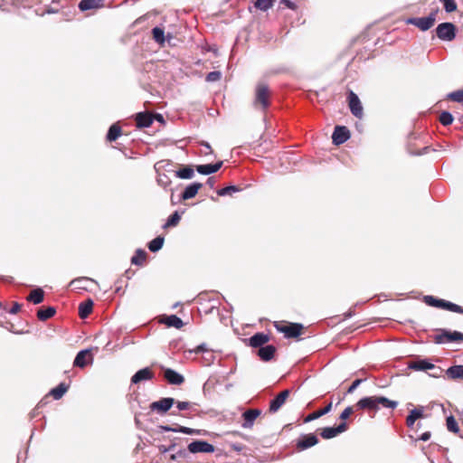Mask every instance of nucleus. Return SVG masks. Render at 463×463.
Wrapping results in <instances>:
<instances>
[{
	"instance_id": "1",
	"label": "nucleus",
	"mask_w": 463,
	"mask_h": 463,
	"mask_svg": "<svg viewBox=\"0 0 463 463\" xmlns=\"http://www.w3.org/2000/svg\"><path fill=\"white\" fill-rule=\"evenodd\" d=\"M398 402L389 400L383 396H367L360 399L355 407L358 410L378 411L380 406L389 409H395Z\"/></svg>"
},
{
	"instance_id": "2",
	"label": "nucleus",
	"mask_w": 463,
	"mask_h": 463,
	"mask_svg": "<svg viewBox=\"0 0 463 463\" xmlns=\"http://www.w3.org/2000/svg\"><path fill=\"white\" fill-rule=\"evenodd\" d=\"M424 302L431 307L443 308L458 314H463L462 307L444 299L436 298L433 296H425Z\"/></svg>"
},
{
	"instance_id": "3",
	"label": "nucleus",
	"mask_w": 463,
	"mask_h": 463,
	"mask_svg": "<svg viewBox=\"0 0 463 463\" xmlns=\"http://www.w3.org/2000/svg\"><path fill=\"white\" fill-rule=\"evenodd\" d=\"M269 90L267 84L260 82L256 86L254 106L266 109L269 105Z\"/></svg>"
},
{
	"instance_id": "4",
	"label": "nucleus",
	"mask_w": 463,
	"mask_h": 463,
	"mask_svg": "<svg viewBox=\"0 0 463 463\" xmlns=\"http://www.w3.org/2000/svg\"><path fill=\"white\" fill-rule=\"evenodd\" d=\"M436 33L442 41H452L456 37V26L452 23L439 24L436 28Z\"/></svg>"
},
{
	"instance_id": "5",
	"label": "nucleus",
	"mask_w": 463,
	"mask_h": 463,
	"mask_svg": "<svg viewBox=\"0 0 463 463\" xmlns=\"http://www.w3.org/2000/svg\"><path fill=\"white\" fill-rule=\"evenodd\" d=\"M436 21V14L431 13L426 17H413L407 20V24H412L420 28L421 31H427L434 25Z\"/></svg>"
},
{
	"instance_id": "6",
	"label": "nucleus",
	"mask_w": 463,
	"mask_h": 463,
	"mask_svg": "<svg viewBox=\"0 0 463 463\" xmlns=\"http://www.w3.org/2000/svg\"><path fill=\"white\" fill-rule=\"evenodd\" d=\"M455 341H463V333L441 329L440 334L435 335V343L437 344Z\"/></svg>"
},
{
	"instance_id": "7",
	"label": "nucleus",
	"mask_w": 463,
	"mask_h": 463,
	"mask_svg": "<svg viewBox=\"0 0 463 463\" xmlns=\"http://www.w3.org/2000/svg\"><path fill=\"white\" fill-rule=\"evenodd\" d=\"M91 351L92 349L90 348L80 351L73 361V365L76 367L84 368L88 364H92L94 359Z\"/></svg>"
},
{
	"instance_id": "8",
	"label": "nucleus",
	"mask_w": 463,
	"mask_h": 463,
	"mask_svg": "<svg viewBox=\"0 0 463 463\" xmlns=\"http://www.w3.org/2000/svg\"><path fill=\"white\" fill-rule=\"evenodd\" d=\"M348 103L351 113L354 117L361 118L364 115V109L358 96L352 90L349 91Z\"/></svg>"
},
{
	"instance_id": "9",
	"label": "nucleus",
	"mask_w": 463,
	"mask_h": 463,
	"mask_svg": "<svg viewBox=\"0 0 463 463\" xmlns=\"http://www.w3.org/2000/svg\"><path fill=\"white\" fill-rule=\"evenodd\" d=\"M175 403L174 398H162L159 401L153 402L150 404V410L158 413H165L168 411Z\"/></svg>"
},
{
	"instance_id": "10",
	"label": "nucleus",
	"mask_w": 463,
	"mask_h": 463,
	"mask_svg": "<svg viewBox=\"0 0 463 463\" xmlns=\"http://www.w3.org/2000/svg\"><path fill=\"white\" fill-rule=\"evenodd\" d=\"M188 450L194 454L199 452L213 453L214 451V447L207 441L195 440L188 445Z\"/></svg>"
},
{
	"instance_id": "11",
	"label": "nucleus",
	"mask_w": 463,
	"mask_h": 463,
	"mask_svg": "<svg viewBox=\"0 0 463 463\" xmlns=\"http://www.w3.org/2000/svg\"><path fill=\"white\" fill-rule=\"evenodd\" d=\"M350 138V131L346 127L336 126L332 135V140L335 145H342Z\"/></svg>"
},
{
	"instance_id": "12",
	"label": "nucleus",
	"mask_w": 463,
	"mask_h": 463,
	"mask_svg": "<svg viewBox=\"0 0 463 463\" xmlns=\"http://www.w3.org/2000/svg\"><path fill=\"white\" fill-rule=\"evenodd\" d=\"M278 331L285 334V336L288 338L298 337L300 335L301 331L303 329V326L298 323H291L288 326H276Z\"/></svg>"
},
{
	"instance_id": "13",
	"label": "nucleus",
	"mask_w": 463,
	"mask_h": 463,
	"mask_svg": "<svg viewBox=\"0 0 463 463\" xmlns=\"http://www.w3.org/2000/svg\"><path fill=\"white\" fill-rule=\"evenodd\" d=\"M164 372V377L170 384L180 385L184 382V377L171 368L161 366Z\"/></svg>"
},
{
	"instance_id": "14",
	"label": "nucleus",
	"mask_w": 463,
	"mask_h": 463,
	"mask_svg": "<svg viewBox=\"0 0 463 463\" xmlns=\"http://www.w3.org/2000/svg\"><path fill=\"white\" fill-rule=\"evenodd\" d=\"M347 430L345 422L340 423L337 427H326L322 430L320 435L325 439H329L336 437L338 434L345 432Z\"/></svg>"
},
{
	"instance_id": "15",
	"label": "nucleus",
	"mask_w": 463,
	"mask_h": 463,
	"mask_svg": "<svg viewBox=\"0 0 463 463\" xmlns=\"http://www.w3.org/2000/svg\"><path fill=\"white\" fill-rule=\"evenodd\" d=\"M288 395L289 391L284 390L280 393H279L273 400H271L269 404V412H277L283 406Z\"/></svg>"
},
{
	"instance_id": "16",
	"label": "nucleus",
	"mask_w": 463,
	"mask_h": 463,
	"mask_svg": "<svg viewBox=\"0 0 463 463\" xmlns=\"http://www.w3.org/2000/svg\"><path fill=\"white\" fill-rule=\"evenodd\" d=\"M261 414V411L259 409H250L247 410L243 412L242 417L244 420V422L242 423V427L244 429H250L253 424L254 420Z\"/></svg>"
},
{
	"instance_id": "17",
	"label": "nucleus",
	"mask_w": 463,
	"mask_h": 463,
	"mask_svg": "<svg viewBox=\"0 0 463 463\" xmlns=\"http://www.w3.org/2000/svg\"><path fill=\"white\" fill-rule=\"evenodd\" d=\"M154 377V373L148 368H143L137 371L131 378V383L137 384L142 381L151 380Z\"/></svg>"
},
{
	"instance_id": "18",
	"label": "nucleus",
	"mask_w": 463,
	"mask_h": 463,
	"mask_svg": "<svg viewBox=\"0 0 463 463\" xmlns=\"http://www.w3.org/2000/svg\"><path fill=\"white\" fill-rule=\"evenodd\" d=\"M318 442V439L315 434H307L298 441V448L301 450L315 446Z\"/></svg>"
},
{
	"instance_id": "19",
	"label": "nucleus",
	"mask_w": 463,
	"mask_h": 463,
	"mask_svg": "<svg viewBox=\"0 0 463 463\" xmlns=\"http://www.w3.org/2000/svg\"><path fill=\"white\" fill-rule=\"evenodd\" d=\"M202 186H203V184L201 183L190 184L189 185H187L185 187V189L182 193L181 199L185 201V200H189V199L194 198L197 194L199 189Z\"/></svg>"
},
{
	"instance_id": "20",
	"label": "nucleus",
	"mask_w": 463,
	"mask_h": 463,
	"mask_svg": "<svg viewBox=\"0 0 463 463\" xmlns=\"http://www.w3.org/2000/svg\"><path fill=\"white\" fill-rule=\"evenodd\" d=\"M222 164V161H219L215 164L199 165L196 166V171L201 175H211L216 173Z\"/></svg>"
},
{
	"instance_id": "21",
	"label": "nucleus",
	"mask_w": 463,
	"mask_h": 463,
	"mask_svg": "<svg viewBox=\"0 0 463 463\" xmlns=\"http://www.w3.org/2000/svg\"><path fill=\"white\" fill-rule=\"evenodd\" d=\"M269 340V337L268 335L264 333H257L253 335L250 339L249 343L250 345L252 347H262L263 345L268 343Z\"/></svg>"
},
{
	"instance_id": "22",
	"label": "nucleus",
	"mask_w": 463,
	"mask_h": 463,
	"mask_svg": "<svg viewBox=\"0 0 463 463\" xmlns=\"http://www.w3.org/2000/svg\"><path fill=\"white\" fill-rule=\"evenodd\" d=\"M153 118L149 113H137L136 124L138 128H148L153 123Z\"/></svg>"
},
{
	"instance_id": "23",
	"label": "nucleus",
	"mask_w": 463,
	"mask_h": 463,
	"mask_svg": "<svg viewBox=\"0 0 463 463\" xmlns=\"http://www.w3.org/2000/svg\"><path fill=\"white\" fill-rule=\"evenodd\" d=\"M275 352H276L275 346L271 345H268L260 347L258 350V355L260 357V359L262 361L268 362L273 358Z\"/></svg>"
},
{
	"instance_id": "24",
	"label": "nucleus",
	"mask_w": 463,
	"mask_h": 463,
	"mask_svg": "<svg viewBox=\"0 0 463 463\" xmlns=\"http://www.w3.org/2000/svg\"><path fill=\"white\" fill-rule=\"evenodd\" d=\"M408 367L414 371H426L430 369H433L435 365L427 360H417L411 362L408 364Z\"/></svg>"
},
{
	"instance_id": "25",
	"label": "nucleus",
	"mask_w": 463,
	"mask_h": 463,
	"mask_svg": "<svg viewBox=\"0 0 463 463\" xmlns=\"http://www.w3.org/2000/svg\"><path fill=\"white\" fill-rule=\"evenodd\" d=\"M422 416H423V409L422 408H415V409L411 410L406 419L407 426L411 428L414 425L415 421L418 419L421 418Z\"/></svg>"
},
{
	"instance_id": "26",
	"label": "nucleus",
	"mask_w": 463,
	"mask_h": 463,
	"mask_svg": "<svg viewBox=\"0 0 463 463\" xmlns=\"http://www.w3.org/2000/svg\"><path fill=\"white\" fill-rule=\"evenodd\" d=\"M92 307H93V301L90 298L80 303L79 306V316L81 318H86L91 313Z\"/></svg>"
},
{
	"instance_id": "27",
	"label": "nucleus",
	"mask_w": 463,
	"mask_h": 463,
	"mask_svg": "<svg viewBox=\"0 0 463 463\" xmlns=\"http://www.w3.org/2000/svg\"><path fill=\"white\" fill-rule=\"evenodd\" d=\"M331 409H332V402H329L325 408L308 414L306 417L304 421L309 422L314 420H317V419L322 417L323 415L328 413L331 411Z\"/></svg>"
},
{
	"instance_id": "28",
	"label": "nucleus",
	"mask_w": 463,
	"mask_h": 463,
	"mask_svg": "<svg viewBox=\"0 0 463 463\" xmlns=\"http://www.w3.org/2000/svg\"><path fill=\"white\" fill-rule=\"evenodd\" d=\"M446 374L450 379L463 380V365H453L447 369Z\"/></svg>"
},
{
	"instance_id": "29",
	"label": "nucleus",
	"mask_w": 463,
	"mask_h": 463,
	"mask_svg": "<svg viewBox=\"0 0 463 463\" xmlns=\"http://www.w3.org/2000/svg\"><path fill=\"white\" fill-rule=\"evenodd\" d=\"M163 322L169 327L181 328L184 326L183 320L175 315L167 316Z\"/></svg>"
},
{
	"instance_id": "30",
	"label": "nucleus",
	"mask_w": 463,
	"mask_h": 463,
	"mask_svg": "<svg viewBox=\"0 0 463 463\" xmlns=\"http://www.w3.org/2000/svg\"><path fill=\"white\" fill-rule=\"evenodd\" d=\"M90 282L96 283V281L92 279H90L88 277H81V278H78V279L71 280V285L78 289H87L88 288L87 284Z\"/></svg>"
},
{
	"instance_id": "31",
	"label": "nucleus",
	"mask_w": 463,
	"mask_h": 463,
	"mask_svg": "<svg viewBox=\"0 0 463 463\" xmlns=\"http://www.w3.org/2000/svg\"><path fill=\"white\" fill-rule=\"evenodd\" d=\"M44 292L42 288H38L33 289L29 296L26 298L28 301L33 302V304H40L43 301Z\"/></svg>"
},
{
	"instance_id": "32",
	"label": "nucleus",
	"mask_w": 463,
	"mask_h": 463,
	"mask_svg": "<svg viewBox=\"0 0 463 463\" xmlns=\"http://www.w3.org/2000/svg\"><path fill=\"white\" fill-rule=\"evenodd\" d=\"M56 310L53 307H48L45 308H40L37 311V317L41 321H45L54 316Z\"/></svg>"
},
{
	"instance_id": "33",
	"label": "nucleus",
	"mask_w": 463,
	"mask_h": 463,
	"mask_svg": "<svg viewBox=\"0 0 463 463\" xmlns=\"http://www.w3.org/2000/svg\"><path fill=\"white\" fill-rule=\"evenodd\" d=\"M69 386L65 384L64 383H60L57 387L53 388L50 394L55 399L59 400L61 399L65 392L68 391Z\"/></svg>"
},
{
	"instance_id": "34",
	"label": "nucleus",
	"mask_w": 463,
	"mask_h": 463,
	"mask_svg": "<svg viewBox=\"0 0 463 463\" xmlns=\"http://www.w3.org/2000/svg\"><path fill=\"white\" fill-rule=\"evenodd\" d=\"M99 0H81L79 4V8L81 11H87L100 6Z\"/></svg>"
},
{
	"instance_id": "35",
	"label": "nucleus",
	"mask_w": 463,
	"mask_h": 463,
	"mask_svg": "<svg viewBox=\"0 0 463 463\" xmlns=\"http://www.w3.org/2000/svg\"><path fill=\"white\" fill-rule=\"evenodd\" d=\"M121 135V128L118 124H113L107 134V139L109 142L115 141Z\"/></svg>"
},
{
	"instance_id": "36",
	"label": "nucleus",
	"mask_w": 463,
	"mask_h": 463,
	"mask_svg": "<svg viewBox=\"0 0 463 463\" xmlns=\"http://www.w3.org/2000/svg\"><path fill=\"white\" fill-rule=\"evenodd\" d=\"M175 175L181 179H192L194 175V171L191 166H184L177 170Z\"/></svg>"
},
{
	"instance_id": "37",
	"label": "nucleus",
	"mask_w": 463,
	"mask_h": 463,
	"mask_svg": "<svg viewBox=\"0 0 463 463\" xmlns=\"http://www.w3.org/2000/svg\"><path fill=\"white\" fill-rule=\"evenodd\" d=\"M146 258V252L144 250L138 249L136 254L131 258V263L135 265H142Z\"/></svg>"
},
{
	"instance_id": "38",
	"label": "nucleus",
	"mask_w": 463,
	"mask_h": 463,
	"mask_svg": "<svg viewBox=\"0 0 463 463\" xmlns=\"http://www.w3.org/2000/svg\"><path fill=\"white\" fill-rule=\"evenodd\" d=\"M163 244H164V238L158 236V237L155 238L154 240H152L148 243V249L150 251L156 252L163 247Z\"/></svg>"
},
{
	"instance_id": "39",
	"label": "nucleus",
	"mask_w": 463,
	"mask_h": 463,
	"mask_svg": "<svg viewBox=\"0 0 463 463\" xmlns=\"http://www.w3.org/2000/svg\"><path fill=\"white\" fill-rule=\"evenodd\" d=\"M181 220V215L177 211H175L170 217L167 219L164 228L175 227L176 226Z\"/></svg>"
},
{
	"instance_id": "40",
	"label": "nucleus",
	"mask_w": 463,
	"mask_h": 463,
	"mask_svg": "<svg viewBox=\"0 0 463 463\" xmlns=\"http://www.w3.org/2000/svg\"><path fill=\"white\" fill-rule=\"evenodd\" d=\"M241 189L236 185H230L226 186L224 188H222L217 191L218 195L220 196H226V195H232L234 193L240 192Z\"/></svg>"
},
{
	"instance_id": "41",
	"label": "nucleus",
	"mask_w": 463,
	"mask_h": 463,
	"mask_svg": "<svg viewBox=\"0 0 463 463\" xmlns=\"http://www.w3.org/2000/svg\"><path fill=\"white\" fill-rule=\"evenodd\" d=\"M273 5V0H256L255 7L261 11H267Z\"/></svg>"
},
{
	"instance_id": "42",
	"label": "nucleus",
	"mask_w": 463,
	"mask_h": 463,
	"mask_svg": "<svg viewBox=\"0 0 463 463\" xmlns=\"http://www.w3.org/2000/svg\"><path fill=\"white\" fill-rule=\"evenodd\" d=\"M153 38L158 43H164L165 42V32L159 27H155L152 30Z\"/></svg>"
},
{
	"instance_id": "43",
	"label": "nucleus",
	"mask_w": 463,
	"mask_h": 463,
	"mask_svg": "<svg viewBox=\"0 0 463 463\" xmlns=\"http://www.w3.org/2000/svg\"><path fill=\"white\" fill-rule=\"evenodd\" d=\"M446 424H447V429L449 431H451L453 433L458 432V430H458V423H457V421H456V420H455V418L453 416H449L447 418Z\"/></svg>"
},
{
	"instance_id": "44",
	"label": "nucleus",
	"mask_w": 463,
	"mask_h": 463,
	"mask_svg": "<svg viewBox=\"0 0 463 463\" xmlns=\"http://www.w3.org/2000/svg\"><path fill=\"white\" fill-rule=\"evenodd\" d=\"M439 121L443 126H449L453 122V116L448 111H443L439 116Z\"/></svg>"
},
{
	"instance_id": "45",
	"label": "nucleus",
	"mask_w": 463,
	"mask_h": 463,
	"mask_svg": "<svg viewBox=\"0 0 463 463\" xmlns=\"http://www.w3.org/2000/svg\"><path fill=\"white\" fill-rule=\"evenodd\" d=\"M448 99L456 102L463 103V90H458L449 93Z\"/></svg>"
},
{
	"instance_id": "46",
	"label": "nucleus",
	"mask_w": 463,
	"mask_h": 463,
	"mask_svg": "<svg viewBox=\"0 0 463 463\" xmlns=\"http://www.w3.org/2000/svg\"><path fill=\"white\" fill-rule=\"evenodd\" d=\"M177 432H181V433L188 434V435H200L202 433V430L188 428V427H184V426H178Z\"/></svg>"
},
{
	"instance_id": "47",
	"label": "nucleus",
	"mask_w": 463,
	"mask_h": 463,
	"mask_svg": "<svg viewBox=\"0 0 463 463\" xmlns=\"http://www.w3.org/2000/svg\"><path fill=\"white\" fill-rule=\"evenodd\" d=\"M444 5V9L447 13H451L457 9L455 0H439Z\"/></svg>"
},
{
	"instance_id": "48",
	"label": "nucleus",
	"mask_w": 463,
	"mask_h": 463,
	"mask_svg": "<svg viewBox=\"0 0 463 463\" xmlns=\"http://www.w3.org/2000/svg\"><path fill=\"white\" fill-rule=\"evenodd\" d=\"M222 77V73L218 71H211L207 74L206 76V80L208 82H213V81H217L221 79Z\"/></svg>"
},
{
	"instance_id": "49",
	"label": "nucleus",
	"mask_w": 463,
	"mask_h": 463,
	"mask_svg": "<svg viewBox=\"0 0 463 463\" xmlns=\"http://www.w3.org/2000/svg\"><path fill=\"white\" fill-rule=\"evenodd\" d=\"M157 183L160 186L166 188L170 184L171 181L165 175H159L157 177Z\"/></svg>"
},
{
	"instance_id": "50",
	"label": "nucleus",
	"mask_w": 463,
	"mask_h": 463,
	"mask_svg": "<svg viewBox=\"0 0 463 463\" xmlns=\"http://www.w3.org/2000/svg\"><path fill=\"white\" fill-rule=\"evenodd\" d=\"M353 412L354 408L352 406H348L341 412L340 419L345 420L348 419Z\"/></svg>"
},
{
	"instance_id": "51",
	"label": "nucleus",
	"mask_w": 463,
	"mask_h": 463,
	"mask_svg": "<svg viewBox=\"0 0 463 463\" xmlns=\"http://www.w3.org/2000/svg\"><path fill=\"white\" fill-rule=\"evenodd\" d=\"M29 1L30 0H12L11 4L16 7H20V6L27 7V6H29Z\"/></svg>"
},
{
	"instance_id": "52",
	"label": "nucleus",
	"mask_w": 463,
	"mask_h": 463,
	"mask_svg": "<svg viewBox=\"0 0 463 463\" xmlns=\"http://www.w3.org/2000/svg\"><path fill=\"white\" fill-rule=\"evenodd\" d=\"M29 1L30 0H12L11 4L16 7H20V6L27 7V6H29Z\"/></svg>"
},
{
	"instance_id": "53",
	"label": "nucleus",
	"mask_w": 463,
	"mask_h": 463,
	"mask_svg": "<svg viewBox=\"0 0 463 463\" xmlns=\"http://www.w3.org/2000/svg\"><path fill=\"white\" fill-rule=\"evenodd\" d=\"M362 379H356L347 389V393H353L354 390L362 383Z\"/></svg>"
},
{
	"instance_id": "54",
	"label": "nucleus",
	"mask_w": 463,
	"mask_h": 463,
	"mask_svg": "<svg viewBox=\"0 0 463 463\" xmlns=\"http://www.w3.org/2000/svg\"><path fill=\"white\" fill-rule=\"evenodd\" d=\"M280 4L284 5L288 9H291V10H296L297 9V5L294 2L290 1V0H280Z\"/></svg>"
},
{
	"instance_id": "55",
	"label": "nucleus",
	"mask_w": 463,
	"mask_h": 463,
	"mask_svg": "<svg viewBox=\"0 0 463 463\" xmlns=\"http://www.w3.org/2000/svg\"><path fill=\"white\" fill-rule=\"evenodd\" d=\"M176 407L179 411L187 410L190 407V402H177Z\"/></svg>"
},
{
	"instance_id": "56",
	"label": "nucleus",
	"mask_w": 463,
	"mask_h": 463,
	"mask_svg": "<svg viewBox=\"0 0 463 463\" xmlns=\"http://www.w3.org/2000/svg\"><path fill=\"white\" fill-rule=\"evenodd\" d=\"M186 456L185 449H179L176 453L171 455V459L175 460L177 458H182Z\"/></svg>"
},
{
	"instance_id": "57",
	"label": "nucleus",
	"mask_w": 463,
	"mask_h": 463,
	"mask_svg": "<svg viewBox=\"0 0 463 463\" xmlns=\"http://www.w3.org/2000/svg\"><path fill=\"white\" fill-rule=\"evenodd\" d=\"M208 349L206 347V345L205 344H202L198 346H196V348L194 350V352L195 354H199V353H203V352H206Z\"/></svg>"
},
{
	"instance_id": "58",
	"label": "nucleus",
	"mask_w": 463,
	"mask_h": 463,
	"mask_svg": "<svg viewBox=\"0 0 463 463\" xmlns=\"http://www.w3.org/2000/svg\"><path fill=\"white\" fill-rule=\"evenodd\" d=\"M202 146H204V149H206V151L203 152L204 155L213 153L212 147L208 142H202Z\"/></svg>"
},
{
	"instance_id": "59",
	"label": "nucleus",
	"mask_w": 463,
	"mask_h": 463,
	"mask_svg": "<svg viewBox=\"0 0 463 463\" xmlns=\"http://www.w3.org/2000/svg\"><path fill=\"white\" fill-rule=\"evenodd\" d=\"M20 308H21V305L18 304L17 302H15V303L13 304V307L9 310V313L16 314L20 310Z\"/></svg>"
},
{
	"instance_id": "60",
	"label": "nucleus",
	"mask_w": 463,
	"mask_h": 463,
	"mask_svg": "<svg viewBox=\"0 0 463 463\" xmlns=\"http://www.w3.org/2000/svg\"><path fill=\"white\" fill-rule=\"evenodd\" d=\"M159 428L163 430V431H172V432H177V427H171V426H159Z\"/></svg>"
},
{
	"instance_id": "61",
	"label": "nucleus",
	"mask_w": 463,
	"mask_h": 463,
	"mask_svg": "<svg viewBox=\"0 0 463 463\" xmlns=\"http://www.w3.org/2000/svg\"><path fill=\"white\" fill-rule=\"evenodd\" d=\"M430 438V432L427 431L420 435V439L422 441H427Z\"/></svg>"
},
{
	"instance_id": "62",
	"label": "nucleus",
	"mask_w": 463,
	"mask_h": 463,
	"mask_svg": "<svg viewBox=\"0 0 463 463\" xmlns=\"http://www.w3.org/2000/svg\"><path fill=\"white\" fill-rule=\"evenodd\" d=\"M155 119H156L159 122H164V118H163V116L161 114H156L155 116Z\"/></svg>"
},
{
	"instance_id": "63",
	"label": "nucleus",
	"mask_w": 463,
	"mask_h": 463,
	"mask_svg": "<svg viewBox=\"0 0 463 463\" xmlns=\"http://www.w3.org/2000/svg\"><path fill=\"white\" fill-rule=\"evenodd\" d=\"M175 447V444L171 445L169 448H164L163 449H161L163 452H166V451H169L171 449H173Z\"/></svg>"
},
{
	"instance_id": "64",
	"label": "nucleus",
	"mask_w": 463,
	"mask_h": 463,
	"mask_svg": "<svg viewBox=\"0 0 463 463\" xmlns=\"http://www.w3.org/2000/svg\"><path fill=\"white\" fill-rule=\"evenodd\" d=\"M207 183H208L212 187L213 186L214 182H213V178H212V177L208 178Z\"/></svg>"
}]
</instances>
